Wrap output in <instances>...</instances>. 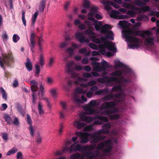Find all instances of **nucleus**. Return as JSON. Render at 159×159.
I'll return each instance as SVG.
<instances>
[{
	"mask_svg": "<svg viewBox=\"0 0 159 159\" xmlns=\"http://www.w3.org/2000/svg\"><path fill=\"white\" fill-rule=\"evenodd\" d=\"M102 66H101L100 63L97 62L92 61L91 65L94 66L93 70L94 71L101 72L102 71L105 70L108 67V63L107 61L103 60L101 62Z\"/></svg>",
	"mask_w": 159,
	"mask_h": 159,
	"instance_id": "423d86ee",
	"label": "nucleus"
},
{
	"mask_svg": "<svg viewBox=\"0 0 159 159\" xmlns=\"http://www.w3.org/2000/svg\"><path fill=\"white\" fill-rule=\"evenodd\" d=\"M80 118L83 121L89 123L92 122L94 119H95L94 117L93 118L91 117H88L84 114L81 115Z\"/></svg>",
	"mask_w": 159,
	"mask_h": 159,
	"instance_id": "a211bd4d",
	"label": "nucleus"
},
{
	"mask_svg": "<svg viewBox=\"0 0 159 159\" xmlns=\"http://www.w3.org/2000/svg\"><path fill=\"white\" fill-rule=\"evenodd\" d=\"M141 31L134 30L132 29L123 30L122 34L123 37L126 39L127 42L132 44L129 45L130 48L134 49L138 48L140 47L141 41L140 39L138 38L131 36L133 35L135 36L139 35Z\"/></svg>",
	"mask_w": 159,
	"mask_h": 159,
	"instance_id": "f257e3e1",
	"label": "nucleus"
},
{
	"mask_svg": "<svg viewBox=\"0 0 159 159\" xmlns=\"http://www.w3.org/2000/svg\"><path fill=\"white\" fill-rule=\"evenodd\" d=\"M119 101L115 99V101H110L109 102H103L100 107L101 110H106L109 108H114L117 105V103Z\"/></svg>",
	"mask_w": 159,
	"mask_h": 159,
	"instance_id": "6e6552de",
	"label": "nucleus"
},
{
	"mask_svg": "<svg viewBox=\"0 0 159 159\" xmlns=\"http://www.w3.org/2000/svg\"><path fill=\"white\" fill-rule=\"evenodd\" d=\"M14 59L11 53L5 54L2 55V57L0 56V66L4 70V74L5 76L7 77L10 75V73L5 70L4 64L8 67H11L10 62H13Z\"/></svg>",
	"mask_w": 159,
	"mask_h": 159,
	"instance_id": "7ed1b4c3",
	"label": "nucleus"
},
{
	"mask_svg": "<svg viewBox=\"0 0 159 159\" xmlns=\"http://www.w3.org/2000/svg\"><path fill=\"white\" fill-rule=\"evenodd\" d=\"M108 110V116L111 119H117L119 118V116L117 114L111 115L112 114L115 113L117 112L118 111L116 108H109Z\"/></svg>",
	"mask_w": 159,
	"mask_h": 159,
	"instance_id": "f8f14e48",
	"label": "nucleus"
},
{
	"mask_svg": "<svg viewBox=\"0 0 159 159\" xmlns=\"http://www.w3.org/2000/svg\"><path fill=\"white\" fill-rule=\"evenodd\" d=\"M147 18V16L145 15H140L137 17V19L138 21H141L143 20L144 19Z\"/></svg>",
	"mask_w": 159,
	"mask_h": 159,
	"instance_id": "864d4df0",
	"label": "nucleus"
},
{
	"mask_svg": "<svg viewBox=\"0 0 159 159\" xmlns=\"http://www.w3.org/2000/svg\"><path fill=\"white\" fill-rule=\"evenodd\" d=\"M88 45L90 48L93 49H97V45L93 43H89Z\"/></svg>",
	"mask_w": 159,
	"mask_h": 159,
	"instance_id": "0e129e2a",
	"label": "nucleus"
},
{
	"mask_svg": "<svg viewBox=\"0 0 159 159\" xmlns=\"http://www.w3.org/2000/svg\"><path fill=\"white\" fill-rule=\"evenodd\" d=\"M115 66L116 67H122L125 66V65L120 62L119 60L115 61Z\"/></svg>",
	"mask_w": 159,
	"mask_h": 159,
	"instance_id": "c9c22d12",
	"label": "nucleus"
},
{
	"mask_svg": "<svg viewBox=\"0 0 159 159\" xmlns=\"http://www.w3.org/2000/svg\"><path fill=\"white\" fill-rule=\"evenodd\" d=\"M44 57L42 54L40 55L39 58V64L42 67H43L44 64Z\"/></svg>",
	"mask_w": 159,
	"mask_h": 159,
	"instance_id": "c756f323",
	"label": "nucleus"
},
{
	"mask_svg": "<svg viewBox=\"0 0 159 159\" xmlns=\"http://www.w3.org/2000/svg\"><path fill=\"white\" fill-rule=\"evenodd\" d=\"M22 20L23 22V25L25 26H26V20L25 18V11L22 10Z\"/></svg>",
	"mask_w": 159,
	"mask_h": 159,
	"instance_id": "a19ab883",
	"label": "nucleus"
},
{
	"mask_svg": "<svg viewBox=\"0 0 159 159\" xmlns=\"http://www.w3.org/2000/svg\"><path fill=\"white\" fill-rule=\"evenodd\" d=\"M75 91L79 93H85V91L82 88L80 87H78L76 89Z\"/></svg>",
	"mask_w": 159,
	"mask_h": 159,
	"instance_id": "603ef678",
	"label": "nucleus"
},
{
	"mask_svg": "<svg viewBox=\"0 0 159 159\" xmlns=\"http://www.w3.org/2000/svg\"><path fill=\"white\" fill-rule=\"evenodd\" d=\"M87 112L88 114L90 115L94 114L96 115V112L95 111V109L90 107H89L87 108Z\"/></svg>",
	"mask_w": 159,
	"mask_h": 159,
	"instance_id": "72a5a7b5",
	"label": "nucleus"
},
{
	"mask_svg": "<svg viewBox=\"0 0 159 159\" xmlns=\"http://www.w3.org/2000/svg\"><path fill=\"white\" fill-rule=\"evenodd\" d=\"M122 89V87L120 85H115L111 89V92H118L121 91Z\"/></svg>",
	"mask_w": 159,
	"mask_h": 159,
	"instance_id": "c85d7f7f",
	"label": "nucleus"
},
{
	"mask_svg": "<svg viewBox=\"0 0 159 159\" xmlns=\"http://www.w3.org/2000/svg\"><path fill=\"white\" fill-rule=\"evenodd\" d=\"M150 8L148 6H144L139 8V11L141 12H145L149 11L150 10Z\"/></svg>",
	"mask_w": 159,
	"mask_h": 159,
	"instance_id": "bb28decb",
	"label": "nucleus"
},
{
	"mask_svg": "<svg viewBox=\"0 0 159 159\" xmlns=\"http://www.w3.org/2000/svg\"><path fill=\"white\" fill-rule=\"evenodd\" d=\"M80 157V154L78 153H75L70 156V158L71 159H75L79 158Z\"/></svg>",
	"mask_w": 159,
	"mask_h": 159,
	"instance_id": "49530a36",
	"label": "nucleus"
},
{
	"mask_svg": "<svg viewBox=\"0 0 159 159\" xmlns=\"http://www.w3.org/2000/svg\"><path fill=\"white\" fill-rule=\"evenodd\" d=\"M18 149L17 148H13L9 151L7 154V155L9 156L17 152Z\"/></svg>",
	"mask_w": 159,
	"mask_h": 159,
	"instance_id": "ea45409f",
	"label": "nucleus"
},
{
	"mask_svg": "<svg viewBox=\"0 0 159 159\" xmlns=\"http://www.w3.org/2000/svg\"><path fill=\"white\" fill-rule=\"evenodd\" d=\"M71 78L75 80H77L75 82V83L77 84H79L82 87L85 88L88 87V86H93L94 85L96 84V82L94 80H92L88 82L87 84L81 83L80 84V82H82L85 81L84 79L81 77H78V75L77 74L75 73H73L71 75Z\"/></svg>",
	"mask_w": 159,
	"mask_h": 159,
	"instance_id": "20e7f679",
	"label": "nucleus"
},
{
	"mask_svg": "<svg viewBox=\"0 0 159 159\" xmlns=\"http://www.w3.org/2000/svg\"><path fill=\"white\" fill-rule=\"evenodd\" d=\"M66 67L69 73H71L72 70V64L69 63L66 65Z\"/></svg>",
	"mask_w": 159,
	"mask_h": 159,
	"instance_id": "13d9d810",
	"label": "nucleus"
},
{
	"mask_svg": "<svg viewBox=\"0 0 159 159\" xmlns=\"http://www.w3.org/2000/svg\"><path fill=\"white\" fill-rule=\"evenodd\" d=\"M112 148L111 141L108 140L99 143L97 145L96 149L99 150L102 149L103 152L109 153L111 152Z\"/></svg>",
	"mask_w": 159,
	"mask_h": 159,
	"instance_id": "39448f33",
	"label": "nucleus"
},
{
	"mask_svg": "<svg viewBox=\"0 0 159 159\" xmlns=\"http://www.w3.org/2000/svg\"><path fill=\"white\" fill-rule=\"evenodd\" d=\"M38 110L40 114L42 115L43 113V111L42 109V106L40 102L38 103Z\"/></svg>",
	"mask_w": 159,
	"mask_h": 159,
	"instance_id": "8fccbe9b",
	"label": "nucleus"
},
{
	"mask_svg": "<svg viewBox=\"0 0 159 159\" xmlns=\"http://www.w3.org/2000/svg\"><path fill=\"white\" fill-rule=\"evenodd\" d=\"M119 14V12L118 11L115 10L112 11L110 14V16L111 17L116 19Z\"/></svg>",
	"mask_w": 159,
	"mask_h": 159,
	"instance_id": "2f4dec72",
	"label": "nucleus"
},
{
	"mask_svg": "<svg viewBox=\"0 0 159 159\" xmlns=\"http://www.w3.org/2000/svg\"><path fill=\"white\" fill-rule=\"evenodd\" d=\"M30 82L31 84V91L33 92L32 94L33 98V103L34 104L35 103V100L36 99V97H35V92L37 91L38 89V83L35 80H31Z\"/></svg>",
	"mask_w": 159,
	"mask_h": 159,
	"instance_id": "9d476101",
	"label": "nucleus"
},
{
	"mask_svg": "<svg viewBox=\"0 0 159 159\" xmlns=\"http://www.w3.org/2000/svg\"><path fill=\"white\" fill-rule=\"evenodd\" d=\"M154 38L153 37L147 38L144 42V44L146 46L153 45L154 44Z\"/></svg>",
	"mask_w": 159,
	"mask_h": 159,
	"instance_id": "f3484780",
	"label": "nucleus"
},
{
	"mask_svg": "<svg viewBox=\"0 0 159 159\" xmlns=\"http://www.w3.org/2000/svg\"><path fill=\"white\" fill-rule=\"evenodd\" d=\"M122 74V72L120 70H117L113 72L111 75L113 76H121Z\"/></svg>",
	"mask_w": 159,
	"mask_h": 159,
	"instance_id": "e433bc0d",
	"label": "nucleus"
},
{
	"mask_svg": "<svg viewBox=\"0 0 159 159\" xmlns=\"http://www.w3.org/2000/svg\"><path fill=\"white\" fill-rule=\"evenodd\" d=\"M75 143L72 145L70 148V150L71 151L74 150L76 151H84V148H83V147H82L81 145L80 144H77L75 146Z\"/></svg>",
	"mask_w": 159,
	"mask_h": 159,
	"instance_id": "2eb2a0df",
	"label": "nucleus"
},
{
	"mask_svg": "<svg viewBox=\"0 0 159 159\" xmlns=\"http://www.w3.org/2000/svg\"><path fill=\"white\" fill-rule=\"evenodd\" d=\"M107 44L108 46H107V48L108 50L113 52L116 51V49L114 47L115 43H114L108 41Z\"/></svg>",
	"mask_w": 159,
	"mask_h": 159,
	"instance_id": "412c9836",
	"label": "nucleus"
},
{
	"mask_svg": "<svg viewBox=\"0 0 159 159\" xmlns=\"http://www.w3.org/2000/svg\"><path fill=\"white\" fill-rule=\"evenodd\" d=\"M134 4L138 6H142L145 5L146 4V3L139 0H137L134 2Z\"/></svg>",
	"mask_w": 159,
	"mask_h": 159,
	"instance_id": "de8ad7c7",
	"label": "nucleus"
},
{
	"mask_svg": "<svg viewBox=\"0 0 159 159\" xmlns=\"http://www.w3.org/2000/svg\"><path fill=\"white\" fill-rule=\"evenodd\" d=\"M26 117L28 124H29L30 126H32V121L30 116L29 114H27Z\"/></svg>",
	"mask_w": 159,
	"mask_h": 159,
	"instance_id": "4d7b16f0",
	"label": "nucleus"
},
{
	"mask_svg": "<svg viewBox=\"0 0 159 159\" xmlns=\"http://www.w3.org/2000/svg\"><path fill=\"white\" fill-rule=\"evenodd\" d=\"M2 137L3 140L7 142V140L8 139V135L6 133H3L2 134Z\"/></svg>",
	"mask_w": 159,
	"mask_h": 159,
	"instance_id": "bf43d9fd",
	"label": "nucleus"
},
{
	"mask_svg": "<svg viewBox=\"0 0 159 159\" xmlns=\"http://www.w3.org/2000/svg\"><path fill=\"white\" fill-rule=\"evenodd\" d=\"M92 38L93 39L92 40L95 43H100L102 42V41L101 39V38L100 39L97 38L94 36V37Z\"/></svg>",
	"mask_w": 159,
	"mask_h": 159,
	"instance_id": "09e8293b",
	"label": "nucleus"
},
{
	"mask_svg": "<svg viewBox=\"0 0 159 159\" xmlns=\"http://www.w3.org/2000/svg\"><path fill=\"white\" fill-rule=\"evenodd\" d=\"M84 34L88 35L91 38L94 37V33L90 30H86L84 32Z\"/></svg>",
	"mask_w": 159,
	"mask_h": 159,
	"instance_id": "7c9ffc66",
	"label": "nucleus"
},
{
	"mask_svg": "<svg viewBox=\"0 0 159 159\" xmlns=\"http://www.w3.org/2000/svg\"><path fill=\"white\" fill-rule=\"evenodd\" d=\"M77 127L78 129H81L84 127L85 124L84 123L78 122H77Z\"/></svg>",
	"mask_w": 159,
	"mask_h": 159,
	"instance_id": "e2e57ef3",
	"label": "nucleus"
},
{
	"mask_svg": "<svg viewBox=\"0 0 159 159\" xmlns=\"http://www.w3.org/2000/svg\"><path fill=\"white\" fill-rule=\"evenodd\" d=\"M4 118L5 121L8 124H11L12 123V120L9 115L7 114L4 115Z\"/></svg>",
	"mask_w": 159,
	"mask_h": 159,
	"instance_id": "a878e982",
	"label": "nucleus"
},
{
	"mask_svg": "<svg viewBox=\"0 0 159 159\" xmlns=\"http://www.w3.org/2000/svg\"><path fill=\"white\" fill-rule=\"evenodd\" d=\"M84 22L87 26L89 27L93 25V23L91 21L88 20H85Z\"/></svg>",
	"mask_w": 159,
	"mask_h": 159,
	"instance_id": "774afa93",
	"label": "nucleus"
},
{
	"mask_svg": "<svg viewBox=\"0 0 159 159\" xmlns=\"http://www.w3.org/2000/svg\"><path fill=\"white\" fill-rule=\"evenodd\" d=\"M127 14L131 17H134L135 15L136 12L132 10H129L127 12Z\"/></svg>",
	"mask_w": 159,
	"mask_h": 159,
	"instance_id": "3c124183",
	"label": "nucleus"
},
{
	"mask_svg": "<svg viewBox=\"0 0 159 159\" xmlns=\"http://www.w3.org/2000/svg\"><path fill=\"white\" fill-rule=\"evenodd\" d=\"M94 143H92L93 144L90 145H88L84 146L83 148H84V151L87 150L88 151H91V150L95 149L96 145Z\"/></svg>",
	"mask_w": 159,
	"mask_h": 159,
	"instance_id": "4be33fe9",
	"label": "nucleus"
},
{
	"mask_svg": "<svg viewBox=\"0 0 159 159\" xmlns=\"http://www.w3.org/2000/svg\"><path fill=\"white\" fill-rule=\"evenodd\" d=\"M83 7L89 9L90 8V2L88 0H84Z\"/></svg>",
	"mask_w": 159,
	"mask_h": 159,
	"instance_id": "f704fd0d",
	"label": "nucleus"
},
{
	"mask_svg": "<svg viewBox=\"0 0 159 159\" xmlns=\"http://www.w3.org/2000/svg\"><path fill=\"white\" fill-rule=\"evenodd\" d=\"M106 79V83L108 84H111L112 82H119V80L116 77H109L108 76L105 77Z\"/></svg>",
	"mask_w": 159,
	"mask_h": 159,
	"instance_id": "6ab92c4d",
	"label": "nucleus"
},
{
	"mask_svg": "<svg viewBox=\"0 0 159 159\" xmlns=\"http://www.w3.org/2000/svg\"><path fill=\"white\" fill-rule=\"evenodd\" d=\"M75 38L78 39V41L80 43L86 42L87 40L85 39V36L83 33L77 32L75 34Z\"/></svg>",
	"mask_w": 159,
	"mask_h": 159,
	"instance_id": "ddd939ff",
	"label": "nucleus"
},
{
	"mask_svg": "<svg viewBox=\"0 0 159 159\" xmlns=\"http://www.w3.org/2000/svg\"><path fill=\"white\" fill-rule=\"evenodd\" d=\"M73 100L77 103H81V101L80 98L78 97L76 94L74 96L73 98Z\"/></svg>",
	"mask_w": 159,
	"mask_h": 159,
	"instance_id": "a18cd8bd",
	"label": "nucleus"
},
{
	"mask_svg": "<svg viewBox=\"0 0 159 159\" xmlns=\"http://www.w3.org/2000/svg\"><path fill=\"white\" fill-rule=\"evenodd\" d=\"M44 87L41 84L40 87V92H38V95L39 98L41 99L43 98Z\"/></svg>",
	"mask_w": 159,
	"mask_h": 159,
	"instance_id": "cd10ccee",
	"label": "nucleus"
},
{
	"mask_svg": "<svg viewBox=\"0 0 159 159\" xmlns=\"http://www.w3.org/2000/svg\"><path fill=\"white\" fill-rule=\"evenodd\" d=\"M109 130L108 129H105L103 128L102 129H100L97 131L94 132L91 136L100 135L102 134H108L109 133Z\"/></svg>",
	"mask_w": 159,
	"mask_h": 159,
	"instance_id": "dca6fc26",
	"label": "nucleus"
},
{
	"mask_svg": "<svg viewBox=\"0 0 159 159\" xmlns=\"http://www.w3.org/2000/svg\"><path fill=\"white\" fill-rule=\"evenodd\" d=\"M92 138L93 139V143H98L101 140H104L106 138V136L104 135H95L92 136Z\"/></svg>",
	"mask_w": 159,
	"mask_h": 159,
	"instance_id": "4468645a",
	"label": "nucleus"
},
{
	"mask_svg": "<svg viewBox=\"0 0 159 159\" xmlns=\"http://www.w3.org/2000/svg\"><path fill=\"white\" fill-rule=\"evenodd\" d=\"M35 69L36 70L35 74L36 75H37L36 76L38 77L40 70V66L38 64H36L35 65Z\"/></svg>",
	"mask_w": 159,
	"mask_h": 159,
	"instance_id": "c03bdc74",
	"label": "nucleus"
},
{
	"mask_svg": "<svg viewBox=\"0 0 159 159\" xmlns=\"http://www.w3.org/2000/svg\"><path fill=\"white\" fill-rule=\"evenodd\" d=\"M39 14V12L37 11L36 12H35L33 15L32 18H31V20H32V22L31 23V25L32 26H34V24L35 23L36 20L37 19V17L38 15Z\"/></svg>",
	"mask_w": 159,
	"mask_h": 159,
	"instance_id": "393cba45",
	"label": "nucleus"
},
{
	"mask_svg": "<svg viewBox=\"0 0 159 159\" xmlns=\"http://www.w3.org/2000/svg\"><path fill=\"white\" fill-rule=\"evenodd\" d=\"M68 53L70 55H72L74 53V49L72 48H70L66 49Z\"/></svg>",
	"mask_w": 159,
	"mask_h": 159,
	"instance_id": "680f3d73",
	"label": "nucleus"
},
{
	"mask_svg": "<svg viewBox=\"0 0 159 159\" xmlns=\"http://www.w3.org/2000/svg\"><path fill=\"white\" fill-rule=\"evenodd\" d=\"M100 154L98 150L94 152L87 151L84 153L83 157H85V159H93L99 156Z\"/></svg>",
	"mask_w": 159,
	"mask_h": 159,
	"instance_id": "1a4fd4ad",
	"label": "nucleus"
},
{
	"mask_svg": "<svg viewBox=\"0 0 159 159\" xmlns=\"http://www.w3.org/2000/svg\"><path fill=\"white\" fill-rule=\"evenodd\" d=\"M121 93H116L114 94L112 93H110L105 95L103 98V100L104 101H108L114 100L115 99H120L121 98Z\"/></svg>",
	"mask_w": 159,
	"mask_h": 159,
	"instance_id": "9b49d317",
	"label": "nucleus"
},
{
	"mask_svg": "<svg viewBox=\"0 0 159 159\" xmlns=\"http://www.w3.org/2000/svg\"><path fill=\"white\" fill-rule=\"evenodd\" d=\"M102 3L105 5V8L106 9L109 10L110 9V2L109 1L103 0L102 1Z\"/></svg>",
	"mask_w": 159,
	"mask_h": 159,
	"instance_id": "58836bf2",
	"label": "nucleus"
},
{
	"mask_svg": "<svg viewBox=\"0 0 159 159\" xmlns=\"http://www.w3.org/2000/svg\"><path fill=\"white\" fill-rule=\"evenodd\" d=\"M25 66L27 70L28 71H30L32 70L33 65L31 61L30 60L29 58L27 59L26 61L25 64Z\"/></svg>",
	"mask_w": 159,
	"mask_h": 159,
	"instance_id": "aec40b11",
	"label": "nucleus"
},
{
	"mask_svg": "<svg viewBox=\"0 0 159 159\" xmlns=\"http://www.w3.org/2000/svg\"><path fill=\"white\" fill-rule=\"evenodd\" d=\"M35 34L34 33H32L30 34V44H35Z\"/></svg>",
	"mask_w": 159,
	"mask_h": 159,
	"instance_id": "4c0bfd02",
	"label": "nucleus"
},
{
	"mask_svg": "<svg viewBox=\"0 0 159 159\" xmlns=\"http://www.w3.org/2000/svg\"><path fill=\"white\" fill-rule=\"evenodd\" d=\"M111 125L109 122L103 124L102 126V128L104 129H108L109 130V129L111 128Z\"/></svg>",
	"mask_w": 159,
	"mask_h": 159,
	"instance_id": "79ce46f5",
	"label": "nucleus"
},
{
	"mask_svg": "<svg viewBox=\"0 0 159 159\" xmlns=\"http://www.w3.org/2000/svg\"><path fill=\"white\" fill-rule=\"evenodd\" d=\"M91 134H90L88 132L80 133V143H87L89 141L88 137H90V143H93V139L92 138Z\"/></svg>",
	"mask_w": 159,
	"mask_h": 159,
	"instance_id": "0eeeda50",
	"label": "nucleus"
},
{
	"mask_svg": "<svg viewBox=\"0 0 159 159\" xmlns=\"http://www.w3.org/2000/svg\"><path fill=\"white\" fill-rule=\"evenodd\" d=\"M46 0H42L39 7V11L41 12H43L45 8Z\"/></svg>",
	"mask_w": 159,
	"mask_h": 159,
	"instance_id": "5701e85b",
	"label": "nucleus"
},
{
	"mask_svg": "<svg viewBox=\"0 0 159 159\" xmlns=\"http://www.w3.org/2000/svg\"><path fill=\"white\" fill-rule=\"evenodd\" d=\"M89 62L88 59L87 58H84L82 61V63L84 64H87Z\"/></svg>",
	"mask_w": 159,
	"mask_h": 159,
	"instance_id": "338daca9",
	"label": "nucleus"
},
{
	"mask_svg": "<svg viewBox=\"0 0 159 159\" xmlns=\"http://www.w3.org/2000/svg\"><path fill=\"white\" fill-rule=\"evenodd\" d=\"M127 22L125 21H120L118 25L121 26L123 28L126 27Z\"/></svg>",
	"mask_w": 159,
	"mask_h": 159,
	"instance_id": "37998d69",
	"label": "nucleus"
},
{
	"mask_svg": "<svg viewBox=\"0 0 159 159\" xmlns=\"http://www.w3.org/2000/svg\"><path fill=\"white\" fill-rule=\"evenodd\" d=\"M20 39V37L17 34H14L13 36V40L14 43H16Z\"/></svg>",
	"mask_w": 159,
	"mask_h": 159,
	"instance_id": "5fc2aeb1",
	"label": "nucleus"
},
{
	"mask_svg": "<svg viewBox=\"0 0 159 159\" xmlns=\"http://www.w3.org/2000/svg\"><path fill=\"white\" fill-rule=\"evenodd\" d=\"M94 119H98L104 122H108L109 120L106 117H104L102 116L98 115H96L94 117Z\"/></svg>",
	"mask_w": 159,
	"mask_h": 159,
	"instance_id": "b1692460",
	"label": "nucleus"
},
{
	"mask_svg": "<svg viewBox=\"0 0 159 159\" xmlns=\"http://www.w3.org/2000/svg\"><path fill=\"white\" fill-rule=\"evenodd\" d=\"M131 6L132 4L128 2H124L123 3V7L127 9H130Z\"/></svg>",
	"mask_w": 159,
	"mask_h": 159,
	"instance_id": "6e6d98bb",
	"label": "nucleus"
},
{
	"mask_svg": "<svg viewBox=\"0 0 159 159\" xmlns=\"http://www.w3.org/2000/svg\"><path fill=\"white\" fill-rule=\"evenodd\" d=\"M18 111L23 116H24L25 112L24 111L22 108L21 107H18Z\"/></svg>",
	"mask_w": 159,
	"mask_h": 159,
	"instance_id": "052dcab7",
	"label": "nucleus"
},
{
	"mask_svg": "<svg viewBox=\"0 0 159 159\" xmlns=\"http://www.w3.org/2000/svg\"><path fill=\"white\" fill-rule=\"evenodd\" d=\"M87 52V50L85 48H81L79 51V52L82 54H84Z\"/></svg>",
	"mask_w": 159,
	"mask_h": 159,
	"instance_id": "69168bd1",
	"label": "nucleus"
},
{
	"mask_svg": "<svg viewBox=\"0 0 159 159\" xmlns=\"http://www.w3.org/2000/svg\"><path fill=\"white\" fill-rule=\"evenodd\" d=\"M0 90L1 93L2 95V97L3 99L5 100H7V93L1 87L0 88Z\"/></svg>",
	"mask_w": 159,
	"mask_h": 159,
	"instance_id": "473e14b6",
	"label": "nucleus"
},
{
	"mask_svg": "<svg viewBox=\"0 0 159 159\" xmlns=\"http://www.w3.org/2000/svg\"><path fill=\"white\" fill-rule=\"evenodd\" d=\"M112 28L111 26L108 24H105L103 25L101 28V33L104 34H107L105 36L101 37V39L102 41L101 43L102 44H99L98 47L100 50L105 49L108 46V40H113L114 34L111 31H108L107 30L111 29Z\"/></svg>",
	"mask_w": 159,
	"mask_h": 159,
	"instance_id": "f03ea898",
	"label": "nucleus"
}]
</instances>
